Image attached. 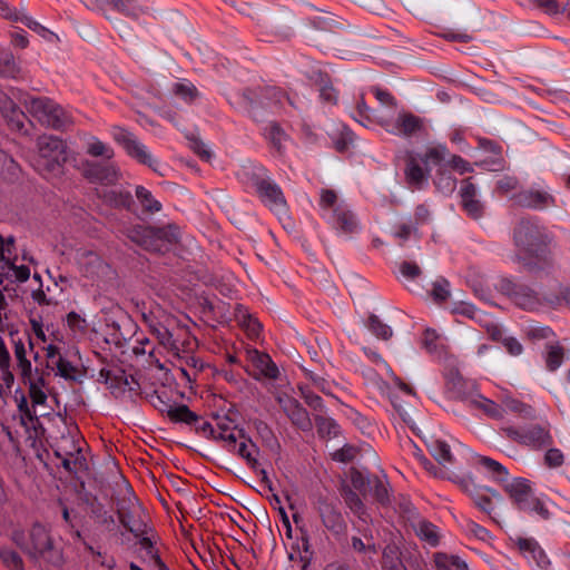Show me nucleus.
I'll list each match as a JSON object with an SVG mask.
<instances>
[{
	"instance_id": "052dcab7",
	"label": "nucleus",
	"mask_w": 570,
	"mask_h": 570,
	"mask_svg": "<svg viewBox=\"0 0 570 570\" xmlns=\"http://www.w3.org/2000/svg\"><path fill=\"white\" fill-rule=\"evenodd\" d=\"M23 26L29 28L30 30L37 32L39 36H41L43 39L51 41L55 38V33L51 32L49 29L43 27L41 23L36 21L31 16L27 14V17L23 19Z\"/></svg>"
},
{
	"instance_id": "680f3d73",
	"label": "nucleus",
	"mask_w": 570,
	"mask_h": 570,
	"mask_svg": "<svg viewBox=\"0 0 570 570\" xmlns=\"http://www.w3.org/2000/svg\"><path fill=\"white\" fill-rule=\"evenodd\" d=\"M23 26L29 28L30 30L37 32L39 36H41L43 39L51 41L55 38V33L51 32L49 29L43 27L41 23L36 21L31 16L27 14V17L23 19Z\"/></svg>"
},
{
	"instance_id": "473e14b6",
	"label": "nucleus",
	"mask_w": 570,
	"mask_h": 570,
	"mask_svg": "<svg viewBox=\"0 0 570 570\" xmlns=\"http://www.w3.org/2000/svg\"><path fill=\"white\" fill-rule=\"evenodd\" d=\"M420 155L422 164L432 170L433 167L441 166L450 157V151L445 145L438 144L428 146Z\"/></svg>"
},
{
	"instance_id": "1a4fd4ad",
	"label": "nucleus",
	"mask_w": 570,
	"mask_h": 570,
	"mask_svg": "<svg viewBox=\"0 0 570 570\" xmlns=\"http://www.w3.org/2000/svg\"><path fill=\"white\" fill-rule=\"evenodd\" d=\"M57 376L73 383H81L86 376V370L81 365L79 352L72 348L56 356L53 361H48Z\"/></svg>"
},
{
	"instance_id": "6e6552de",
	"label": "nucleus",
	"mask_w": 570,
	"mask_h": 570,
	"mask_svg": "<svg viewBox=\"0 0 570 570\" xmlns=\"http://www.w3.org/2000/svg\"><path fill=\"white\" fill-rule=\"evenodd\" d=\"M253 186L265 205L279 215L286 214L287 208L283 191L281 187L266 175L265 169H257Z\"/></svg>"
},
{
	"instance_id": "f257e3e1",
	"label": "nucleus",
	"mask_w": 570,
	"mask_h": 570,
	"mask_svg": "<svg viewBox=\"0 0 570 570\" xmlns=\"http://www.w3.org/2000/svg\"><path fill=\"white\" fill-rule=\"evenodd\" d=\"M10 342L13 350L14 367L23 385L28 387V394L32 406H43L47 402V382L38 367H33L31 354L37 361L39 353L35 352V345L29 336H19L10 333Z\"/></svg>"
},
{
	"instance_id": "2eb2a0df",
	"label": "nucleus",
	"mask_w": 570,
	"mask_h": 570,
	"mask_svg": "<svg viewBox=\"0 0 570 570\" xmlns=\"http://www.w3.org/2000/svg\"><path fill=\"white\" fill-rule=\"evenodd\" d=\"M20 90L17 88H9L7 91L0 89V114L7 120L11 129L22 131L24 129L27 117L23 111L19 109L16 99L21 100Z\"/></svg>"
},
{
	"instance_id": "7c9ffc66",
	"label": "nucleus",
	"mask_w": 570,
	"mask_h": 570,
	"mask_svg": "<svg viewBox=\"0 0 570 570\" xmlns=\"http://www.w3.org/2000/svg\"><path fill=\"white\" fill-rule=\"evenodd\" d=\"M234 315L237 324L247 333L250 338H256L259 336L262 324L253 314L248 312L245 306L237 305L235 307Z\"/></svg>"
},
{
	"instance_id": "a19ab883",
	"label": "nucleus",
	"mask_w": 570,
	"mask_h": 570,
	"mask_svg": "<svg viewBox=\"0 0 570 570\" xmlns=\"http://www.w3.org/2000/svg\"><path fill=\"white\" fill-rule=\"evenodd\" d=\"M20 68L17 65L13 55L4 49H0V76L6 78H17Z\"/></svg>"
},
{
	"instance_id": "39448f33",
	"label": "nucleus",
	"mask_w": 570,
	"mask_h": 570,
	"mask_svg": "<svg viewBox=\"0 0 570 570\" xmlns=\"http://www.w3.org/2000/svg\"><path fill=\"white\" fill-rule=\"evenodd\" d=\"M117 515L120 523L132 534L144 532L147 515L132 488L125 480L119 484L117 491Z\"/></svg>"
},
{
	"instance_id": "2f4dec72",
	"label": "nucleus",
	"mask_w": 570,
	"mask_h": 570,
	"mask_svg": "<svg viewBox=\"0 0 570 570\" xmlns=\"http://www.w3.org/2000/svg\"><path fill=\"white\" fill-rule=\"evenodd\" d=\"M510 295L514 303L523 309H533L539 304L535 291L525 285L514 284Z\"/></svg>"
},
{
	"instance_id": "9d476101",
	"label": "nucleus",
	"mask_w": 570,
	"mask_h": 570,
	"mask_svg": "<svg viewBox=\"0 0 570 570\" xmlns=\"http://www.w3.org/2000/svg\"><path fill=\"white\" fill-rule=\"evenodd\" d=\"M111 135L131 158L155 170L157 169L158 160L154 158L148 148L132 132L122 127H114Z\"/></svg>"
},
{
	"instance_id": "72a5a7b5",
	"label": "nucleus",
	"mask_w": 570,
	"mask_h": 570,
	"mask_svg": "<svg viewBox=\"0 0 570 570\" xmlns=\"http://www.w3.org/2000/svg\"><path fill=\"white\" fill-rule=\"evenodd\" d=\"M426 448L430 454L442 465L452 463L453 455L450 445L435 438H430L425 441Z\"/></svg>"
},
{
	"instance_id": "423d86ee",
	"label": "nucleus",
	"mask_w": 570,
	"mask_h": 570,
	"mask_svg": "<svg viewBox=\"0 0 570 570\" xmlns=\"http://www.w3.org/2000/svg\"><path fill=\"white\" fill-rule=\"evenodd\" d=\"M23 105L39 122L53 129H62L71 122L70 116L47 97H28Z\"/></svg>"
},
{
	"instance_id": "49530a36",
	"label": "nucleus",
	"mask_w": 570,
	"mask_h": 570,
	"mask_svg": "<svg viewBox=\"0 0 570 570\" xmlns=\"http://www.w3.org/2000/svg\"><path fill=\"white\" fill-rule=\"evenodd\" d=\"M136 196L141 206L149 213H157L161 209V204L154 198L151 193L142 186H137Z\"/></svg>"
},
{
	"instance_id": "338daca9",
	"label": "nucleus",
	"mask_w": 570,
	"mask_h": 570,
	"mask_svg": "<svg viewBox=\"0 0 570 570\" xmlns=\"http://www.w3.org/2000/svg\"><path fill=\"white\" fill-rule=\"evenodd\" d=\"M14 399H16L17 406H18L20 414L23 416H27L31 420L33 417L35 413L32 412L31 407L29 406L27 396L22 392L21 389L16 390Z\"/></svg>"
},
{
	"instance_id": "603ef678",
	"label": "nucleus",
	"mask_w": 570,
	"mask_h": 570,
	"mask_svg": "<svg viewBox=\"0 0 570 570\" xmlns=\"http://www.w3.org/2000/svg\"><path fill=\"white\" fill-rule=\"evenodd\" d=\"M563 348L558 344H551L548 346L546 363L550 371L559 368L563 362Z\"/></svg>"
},
{
	"instance_id": "c756f323",
	"label": "nucleus",
	"mask_w": 570,
	"mask_h": 570,
	"mask_svg": "<svg viewBox=\"0 0 570 570\" xmlns=\"http://www.w3.org/2000/svg\"><path fill=\"white\" fill-rule=\"evenodd\" d=\"M320 515L323 525L333 534L341 535L344 533L346 524L342 513L337 509L331 504H325L321 508Z\"/></svg>"
},
{
	"instance_id": "ea45409f",
	"label": "nucleus",
	"mask_w": 570,
	"mask_h": 570,
	"mask_svg": "<svg viewBox=\"0 0 570 570\" xmlns=\"http://www.w3.org/2000/svg\"><path fill=\"white\" fill-rule=\"evenodd\" d=\"M434 561L440 569L469 570L466 562L458 556L438 552Z\"/></svg>"
},
{
	"instance_id": "aec40b11",
	"label": "nucleus",
	"mask_w": 570,
	"mask_h": 570,
	"mask_svg": "<svg viewBox=\"0 0 570 570\" xmlns=\"http://www.w3.org/2000/svg\"><path fill=\"white\" fill-rule=\"evenodd\" d=\"M503 487L519 510L522 507H527L525 504L529 503V500L535 494L531 488L530 481L524 478L508 479Z\"/></svg>"
},
{
	"instance_id": "bb28decb",
	"label": "nucleus",
	"mask_w": 570,
	"mask_h": 570,
	"mask_svg": "<svg viewBox=\"0 0 570 570\" xmlns=\"http://www.w3.org/2000/svg\"><path fill=\"white\" fill-rule=\"evenodd\" d=\"M215 430V439L226 442L227 446H236L242 431L236 429L232 419L227 415H216Z\"/></svg>"
},
{
	"instance_id": "de8ad7c7",
	"label": "nucleus",
	"mask_w": 570,
	"mask_h": 570,
	"mask_svg": "<svg viewBox=\"0 0 570 570\" xmlns=\"http://www.w3.org/2000/svg\"><path fill=\"white\" fill-rule=\"evenodd\" d=\"M27 11L23 7L14 8L11 7L6 0H0V17L12 22L23 23V19L27 17Z\"/></svg>"
},
{
	"instance_id": "dca6fc26",
	"label": "nucleus",
	"mask_w": 570,
	"mask_h": 570,
	"mask_svg": "<svg viewBox=\"0 0 570 570\" xmlns=\"http://www.w3.org/2000/svg\"><path fill=\"white\" fill-rule=\"evenodd\" d=\"M151 404L161 413L174 421L185 424H193L198 421V415L190 411L187 405L173 403L165 392H155L150 396Z\"/></svg>"
},
{
	"instance_id": "4c0bfd02",
	"label": "nucleus",
	"mask_w": 570,
	"mask_h": 570,
	"mask_svg": "<svg viewBox=\"0 0 570 570\" xmlns=\"http://www.w3.org/2000/svg\"><path fill=\"white\" fill-rule=\"evenodd\" d=\"M472 403L492 419L501 420L504 417V409L502 404H497L492 400L482 395H476L472 400Z\"/></svg>"
},
{
	"instance_id": "7ed1b4c3",
	"label": "nucleus",
	"mask_w": 570,
	"mask_h": 570,
	"mask_svg": "<svg viewBox=\"0 0 570 570\" xmlns=\"http://www.w3.org/2000/svg\"><path fill=\"white\" fill-rule=\"evenodd\" d=\"M322 216L342 235L358 233V219L344 202H338L332 189H322L320 198Z\"/></svg>"
},
{
	"instance_id": "bf43d9fd",
	"label": "nucleus",
	"mask_w": 570,
	"mask_h": 570,
	"mask_svg": "<svg viewBox=\"0 0 570 570\" xmlns=\"http://www.w3.org/2000/svg\"><path fill=\"white\" fill-rule=\"evenodd\" d=\"M174 92L186 101L193 100L197 95L196 87L189 81H179L174 85Z\"/></svg>"
},
{
	"instance_id": "4be33fe9",
	"label": "nucleus",
	"mask_w": 570,
	"mask_h": 570,
	"mask_svg": "<svg viewBox=\"0 0 570 570\" xmlns=\"http://www.w3.org/2000/svg\"><path fill=\"white\" fill-rule=\"evenodd\" d=\"M517 544L530 563L534 564L539 570H548L550 560L534 539L518 538Z\"/></svg>"
},
{
	"instance_id": "e2e57ef3",
	"label": "nucleus",
	"mask_w": 570,
	"mask_h": 570,
	"mask_svg": "<svg viewBox=\"0 0 570 570\" xmlns=\"http://www.w3.org/2000/svg\"><path fill=\"white\" fill-rule=\"evenodd\" d=\"M502 406L504 409V413L507 411H510V412H514V413H520V414H529L530 413V406L525 405L524 403L511 397V396H505L503 400H502Z\"/></svg>"
},
{
	"instance_id": "4468645a",
	"label": "nucleus",
	"mask_w": 570,
	"mask_h": 570,
	"mask_svg": "<svg viewBox=\"0 0 570 570\" xmlns=\"http://www.w3.org/2000/svg\"><path fill=\"white\" fill-rule=\"evenodd\" d=\"M381 126L390 134L411 137L423 130V120L407 111H400L396 118L380 117Z\"/></svg>"
},
{
	"instance_id": "79ce46f5",
	"label": "nucleus",
	"mask_w": 570,
	"mask_h": 570,
	"mask_svg": "<svg viewBox=\"0 0 570 570\" xmlns=\"http://www.w3.org/2000/svg\"><path fill=\"white\" fill-rule=\"evenodd\" d=\"M344 500L347 504V507L351 509V511L357 515V518L363 521V522H367L368 521V513L366 511V508L365 505L363 504L361 498L358 497V494L352 490H347L345 491L344 493Z\"/></svg>"
},
{
	"instance_id": "f8f14e48",
	"label": "nucleus",
	"mask_w": 570,
	"mask_h": 570,
	"mask_svg": "<svg viewBox=\"0 0 570 570\" xmlns=\"http://www.w3.org/2000/svg\"><path fill=\"white\" fill-rule=\"evenodd\" d=\"M30 326L35 336L45 344L43 351L47 361H53L61 351L60 344L63 342V335L52 324L45 325L41 317H31Z\"/></svg>"
},
{
	"instance_id": "37998d69",
	"label": "nucleus",
	"mask_w": 570,
	"mask_h": 570,
	"mask_svg": "<svg viewBox=\"0 0 570 570\" xmlns=\"http://www.w3.org/2000/svg\"><path fill=\"white\" fill-rule=\"evenodd\" d=\"M550 196L539 190H529L520 196L519 202L527 207L543 208L548 205Z\"/></svg>"
},
{
	"instance_id": "c9c22d12",
	"label": "nucleus",
	"mask_w": 570,
	"mask_h": 570,
	"mask_svg": "<svg viewBox=\"0 0 570 570\" xmlns=\"http://www.w3.org/2000/svg\"><path fill=\"white\" fill-rule=\"evenodd\" d=\"M525 505L527 507H522L520 510L541 520H548L550 518V511L544 497L534 494Z\"/></svg>"
},
{
	"instance_id": "69168bd1",
	"label": "nucleus",
	"mask_w": 570,
	"mask_h": 570,
	"mask_svg": "<svg viewBox=\"0 0 570 570\" xmlns=\"http://www.w3.org/2000/svg\"><path fill=\"white\" fill-rule=\"evenodd\" d=\"M432 296L436 302H444L450 296V284L445 279L436 281L433 284Z\"/></svg>"
},
{
	"instance_id": "6e6d98bb",
	"label": "nucleus",
	"mask_w": 570,
	"mask_h": 570,
	"mask_svg": "<svg viewBox=\"0 0 570 570\" xmlns=\"http://www.w3.org/2000/svg\"><path fill=\"white\" fill-rule=\"evenodd\" d=\"M18 169L19 168L14 159L0 149V175L4 178H11L16 176Z\"/></svg>"
},
{
	"instance_id": "864d4df0",
	"label": "nucleus",
	"mask_w": 570,
	"mask_h": 570,
	"mask_svg": "<svg viewBox=\"0 0 570 570\" xmlns=\"http://www.w3.org/2000/svg\"><path fill=\"white\" fill-rule=\"evenodd\" d=\"M317 431L323 436H336L340 433L338 424L331 417L316 416Z\"/></svg>"
},
{
	"instance_id": "ddd939ff",
	"label": "nucleus",
	"mask_w": 570,
	"mask_h": 570,
	"mask_svg": "<svg viewBox=\"0 0 570 570\" xmlns=\"http://www.w3.org/2000/svg\"><path fill=\"white\" fill-rule=\"evenodd\" d=\"M0 262L2 268H7L8 276L17 282H26L30 277V268L26 265H18V255L12 236L2 237L0 235Z\"/></svg>"
},
{
	"instance_id": "a18cd8bd",
	"label": "nucleus",
	"mask_w": 570,
	"mask_h": 570,
	"mask_svg": "<svg viewBox=\"0 0 570 570\" xmlns=\"http://www.w3.org/2000/svg\"><path fill=\"white\" fill-rule=\"evenodd\" d=\"M150 532H151V529L149 528V525L146 521L144 532L141 534H134V535L139 540V544H140L141 549L145 550L146 554L154 560L155 567L157 568V559L158 560H161V559L158 556L157 550L154 547V539L150 535Z\"/></svg>"
},
{
	"instance_id": "412c9836",
	"label": "nucleus",
	"mask_w": 570,
	"mask_h": 570,
	"mask_svg": "<svg viewBox=\"0 0 570 570\" xmlns=\"http://www.w3.org/2000/svg\"><path fill=\"white\" fill-rule=\"evenodd\" d=\"M247 358L256 371V379H277L279 374L278 367L276 366V364L273 362L268 354L259 352L257 350H248Z\"/></svg>"
},
{
	"instance_id": "b1692460",
	"label": "nucleus",
	"mask_w": 570,
	"mask_h": 570,
	"mask_svg": "<svg viewBox=\"0 0 570 570\" xmlns=\"http://www.w3.org/2000/svg\"><path fill=\"white\" fill-rule=\"evenodd\" d=\"M460 194L465 212L473 218L481 217L483 214V204L479 199L478 189L471 183L470 178L462 181Z\"/></svg>"
},
{
	"instance_id": "f03ea898",
	"label": "nucleus",
	"mask_w": 570,
	"mask_h": 570,
	"mask_svg": "<svg viewBox=\"0 0 570 570\" xmlns=\"http://www.w3.org/2000/svg\"><path fill=\"white\" fill-rule=\"evenodd\" d=\"M13 541L38 562L53 566L61 562V551L53 547L47 529L42 525H33L28 535L23 532H14Z\"/></svg>"
},
{
	"instance_id": "13d9d810",
	"label": "nucleus",
	"mask_w": 570,
	"mask_h": 570,
	"mask_svg": "<svg viewBox=\"0 0 570 570\" xmlns=\"http://www.w3.org/2000/svg\"><path fill=\"white\" fill-rule=\"evenodd\" d=\"M67 325L75 335H85L87 332L88 324L83 317L76 312H70L67 315Z\"/></svg>"
},
{
	"instance_id": "393cba45",
	"label": "nucleus",
	"mask_w": 570,
	"mask_h": 570,
	"mask_svg": "<svg viewBox=\"0 0 570 570\" xmlns=\"http://www.w3.org/2000/svg\"><path fill=\"white\" fill-rule=\"evenodd\" d=\"M86 173L90 179L100 183L104 187L115 185L120 177L119 169L114 164H92Z\"/></svg>"
},
{
	"instance_id": "3c124183",
	"label": "nucleus",
	"mask_w": 570,
	"mask_h": 570,
	"mask_svg": "<svg viewBox=\"0 0 570 570\" xmlns=\"http://www.w3.org/2000/svg\"><path fill=\"white\" fill-rule=\"evenodd\" d=\"M112 7L119 12L136 17L141 11L140 0H109Z\"/></svg>"
},
{
	"instance_id": "8fccbe9b",
	"label": "nucleus",
	"mask_w": 570,
	"mask_h": 570,
	"mask_svg": "<svg viewBox=\"0 0 570 570\" xmlns=\"http://www.w3.org/2000/svg\"><path fill=\"white\" fill-rule=\"evenodd\" d=\"M368 328L379 338L389 340L393 335L391 326L383 323L379 316L372 314L368 317Z\"/></svg>"
},
{
	"instance_id": "0eeeda50",
	"label": "nucleus",
	"mask_w": 570,
	"mask_h": 570,
	"mask_svg": "<svg viewBox=\"0 0 570 570\" xmlns=\"http://www.w3.org/2000/svg\"><path fill=\"white\" fill-rule=\"evenodd\" d=\"M38 155L32 160V166L41 174L59 170L66 160V145L55 136H41L38 138Z\"/></svg>"
},
{
	"instance_id": "5fc2aeb1",
	"label": "nucleus",
	"mask_w": 570,
	"mask_h": 570,
	"mask_svg": "<svg viewBox=\"0 0 570 570\" xmlns=\"http://www.w3.org/2000/svg\"><path fill=\"white\" fill-rule=\"evenodd\" d=\"M0 559L9 570H23L20 556L9 548H0Z\"/></svg>"
},
{
	"instance_id": "c03bdc74",
	"label": "nucleus",
	"mask_w": 570,
	"mask_h": 570,
	"mask_svg": "<svg viewBox=\"0 0 570 570\" xmlns=\"http://www.w3.org/2000/svg\"><path fill=\"white\" fill-rule=\"evenodd\" d=\"M86 150L94 157H102L105 159H111L114 157L112 148L97 137H90L87 140Z\"/></svg>"
},
{
	"instance_id": "f704fd0d",
	"label": "nucleus",
	"mask_w": 570,
	"mask_h": 570,
	"mask_svg": "<svg viewBox=\"0 0 570 570\" xmlns=\"http://www.w3.org/2000/svg\"><path fill=\"white\" fill-rule=\"evenodd\" d=\"M416 535L430 547H436L440 542V531L436 525L428 520H419L414 524Z\"/></svg>"
},
{
	"instance_id": "c85d7f7f",
	"label": "nucleus",
	"mask_w": 570,
	"mask_h": 570,
	"mask_svg": "<svg viewBox=\"0 0 570 570\" xmlns=\"http://www.w3.org/2000/svg\"><path fill=\"white\" fill-rule=\"evenodd\" d=\"M228 448H229V450H235L239 456H242L244 460H246L247 464L252 469L258 470L259 449L249 438L244 435L243 432L238 435V441L236 443V446H228Z\"/></svg>"
},
{
	"instance_id": "6ab92c4d",
	"label": "nucleus",
	"mask_w": 570,
	"mask_h": 570,
	"mask_svg": "<svg viewBox=\"0 0 570 570\" xmlns=\"http://www.w3.org/2000/svg\"><path fill=\"white\" fill-rule=\"evenodd\" d=\"M406 183L415 189H422L429 181L431 169L422 164L420 153L410 151L405 166Z\"/></svg>"
},
{
	"instance_id": "9b49d317",
	"label": "nucleus",
	"mask_w": 570,
	"mask_h": 570,
	"mask_svg": "<svg viewBox=\"0 0 570 570\" xmlns=\"http://www.w3.org/2000/svg\"><path fill=\"white\" fill-rule=\"evenodd\" d=\"M503 431L509 439L533 449H540L551 443L549 430L539 424L520 428L505 426Z\"/></svg>"
},
{
	"instance_id": "f3484780",
	"label": "nucleus",
	"mask_w": 570,
	"mask_h": 570,
	"mask_svg": "<svg viewBox=\"0 0 570 570\" xmlns=\"http://www.w3.org/2000/svg\"><path fill=\"white\" fill-rule=\"evenodd\" d=\"M75 259L82 275L92 281L107 277L111 272L110 266L92 250L79 248L76 250Z\"/></svg>"
},
{
	"instance_id": "a878e982",
	"label": "nucleus",
	"mask_w": 570,
	"mask_h": 570,
	"mask_svg": "<svg viewBox=\"0 0 570 570\" xmlns=\"http://www.w3.org/2000/svg\"><path fill=\"white\" fill-rule=\"evenodd\" d=\"M14 384L11 356L3 338L0 337V393H10Z\"/></svg>"
},
{
	"instance_id": "0e129e2a",
	"label": "nucleus",
	"mask_w": 570,
	"mask_h": 570,
	"mask_svg": "<svg viewBox=\"0 0 570 570\" xmlns=\"http://www.w3.org/2000/svg\"><path fill=\"white\" fill-rule=\"evenodd\" d=\"M464 529L469 534L475 537L481 541H488L491 538L490 532L484 527L478 524L472 520L465 521Z\"/></svg>"
},
{
	"instance_id": "a211bd4d",
	"label": "nucleus",
	"mask_w": 570,
	"mask_h": 570,
	"mask_svg": "<svg viewBox=\"0 0 570 570\" xmlns=\"http://www.w3.org/2000/svg\"><path fill=\"white\" fill-rule=\"evenodd\" d=\"M128 238H130L134 243L139 246L148 249V250H161V242L167 236V230L164 228H151L142 225H136L128 229L127 234Z\"/></svg>"
},
{
	"instance_id": "cd10ccee",
	"label": "nucleus",
	"mask_w": 570,
	"mask_h": 570,
	"mask_svg": "<svg viewBox=\"0 0 570 570\" xmlns=\"http://www.w3.org/2000/svg\"><path fill=\"white\" fill-rule=\"evenodd\" d=\"M98 196L112 207L128 208L132 203L130 191L122 189L120 186L110 185L98 189Z\"/></svg>"
},
{
	"instance_id": "09e8293b",
	"label": "nucleus",
	"mask_w": 570,
	"mask_h": 570,
	"mask_svg": "<svg viewBox=\"0 0 570 570\" xmlns=\"http://www.w3.org/2000/svg\"><path fill=\"white\" fill-rule=\"evenodd\" d=\"M295 551L298 553L301 561L304 562V567L309 564L313 559L314 551L306 531L301 530V539L296 543Z\"/></svg>"
},
{
	"instance_id": "e433bc0d",
	"label": "nucleus",
	"mask_w": 570,
	"mask_h": 570,
	"mask_svg": "<svg viewBox=\"0 0 570 570\" xmlns=\"http://www.w3.org/2000/svg\"><path fill=\"white\" fill-rule=\"evenodd\" d=\"M153 334L156 336L159 344L168 352L176 353L178 351V344L173 336V333L161 323H157L150 326Z\"/></svg>"
},
{
	"instance_id": "4d7b16f0",
	"label": "nucleus",
	"mask_w": 570,
	"mask_h": 570,
	"mask_svg": "<svg viewBox=\"0 0 570 570\" xmlns=\"http://www.w3.org/2000/svg\"><path fill=\"white\" fill-rule=\"evenodd\" d=\"M384 566L391 570H402L399 550L395 546H387L383 551Z\"/></svg>"
},
{
	"instance_id": "5701e85b",
	"label": "nucleus",
	"mask_w": 570,
	"mask_h": 570,
	"mask_svg": "<svg viewBox=\"0 0 570 570\" xmlns=\"http://www.w3.org/2000/svg\"><path fill=\"white\" fill-rule=\"evenodd\" d=\"M279 404L293 424L303 431L312 429V421L307 411L295 400L289 396L279 397Z\"/></svg>"
},
{
	"instance_id": "20e7f679",
	"label": "nucleus",
	"mask_w": 570,
	"mask_h": 570,
	"mask_svg": "<svg viewBox=\"0 0 570 570\" xmlns=\"http://www.w3.org/2000/svg\"><path fill=\"white\" fill-rule=\"evenodd\" d=\"M547 238L546 230L539 224L538 219H520L513 234L514 244L518 248L517 258L530 265L531 263L528 261L539 256V253L543 252Z\"/></svg>"
},
{
	"instance_id": "58836bf2",
	"label": "nucleus",
	"mask_w": 570,
	"mask_h": 570,
	"mask_svg": "<svg viewBox=\"0 0 570 570\" xmlns=\"http://www.w3.org/2000/svg\"><path fill=\"white\" fill-rule=\"evenodd\" d=\"M478 462L498 482L504 483L509 479L508 470L498 461L487 456H480Z\"/></svg>"
},
{
	"instance_id": "774afa93",
	"label": "nucleus",
	"mask_w": 570,
	"mask_h": 570,
	"mask_svg": "<svg viewBox=\"0 0 570 570\" xmlns=\"http://www.w3.org/2000/svg\"><path fill=\"white\" fill-rule=\"evenodd\" d=\"M473 503L483 512H487L488 514H491L493 510V503L491 498L485 493L478 491L474 494H472Z\"/></svg>"
}]
</instances>
